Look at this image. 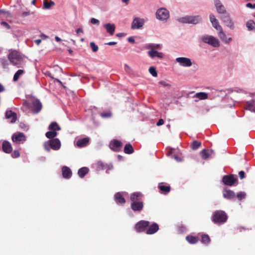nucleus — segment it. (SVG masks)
Masks as SVG:
<instances>
[{"mask_svg": "<svg viewBox=\"0 0 255 255\" xmlns=\"http://www.w3.org/2000/svg\"><path fill=\"white\" fill-rule=\"evenodd\" d=\"M221 19L227 26H228L231 29H233L234 28V23L232 20L231 19L230 15L228 13L222 15L221 16Z\"/></svg>", "mask_w": 255, "mask_h": 255, "instance_id": "1a4fd4ad", "label": "nucleus"}, {"mask_svg": "<svg viewBox=\"0 0 255 255\" xmlns=\"http://www.w3.org/2000/svg\"><path fill=\"white\" fill-rule=\"evenodd\" d=\"M24 73V71L21 69H19L18 71H17V72L14 75L13 78V81H14V82L17 81L19 79L20 76L21 75H22Z\"/></svg>", "mask_w": 255, "mask_h": 255, "instance_id": "ea45409f", "label": "nucleus"}, {"mask_svg": "<svg viewBox=\"0 0 255 255\" xmlns=\"http://www.w3.org/2000/svg\"><path fill=\"white\" fill-rule=\"evenodd\" d=\"M186 240L190 244H195L199 241L198 237L192 235H188L186 236Z\"/></svg>", "mask_w": 255, "mask_h": 255, "instance_id": "7c9ffc66", "label": "nucleus"}, {"mask_svg": "<svg viewBox=\"0 0 255 255\" xmlns=\"http://www.w3.org/2000/svg\"><path fill=\"white\" fill-rule=\"evenodd\" d=\"M48 128L51 130H53L55 131L57 130H60L61 129L60 127L56 122L51 123V124L49 125Z\"/></svg>", "mask_w": 255, "mask_h": 255, "instance_id": "c9c22d12", "label": "nucleus"}, {"mask_svg": "<svg viewBox=\"0 0 255 255\" xmlns=\"http://www.w3.org/2000/svg\"><path fill=\"white\" fill-rule=\"evenodd\" d=\"M160 44H150L147 46V48L150 49V50H156V49H160Z\"/></svg>", "mask_w": 255, "mask_h": 255, "instance_id": "37998d69", "label": "nucleus"}, {"mask_svg": "<svg viewBox=\"0 0 255 255\" xmlns=\"http://www.w3.org/2000/svg\"><path fill=\"white\" fill-rule=\"evenodd\" d=\"M159 83L162 85L164 87H170V85L167 83L165 81H160Z\"/></svg>", "mask_w": 255, "mask_h": 255, "instance_id": "864d4df0", "label": "nucleus"}, {"mask_svg": "<svg viewBox=\"0 0 255 255\" xmlns=\"http://www.w3.org/2000/svg\"><path fill=\"white\" fill-rule=\"evenodd\" d=\"M148 55L151 58H154L157 57L159 59H162L164 57V54L162 52H159L156 50H149L147 52Z\"/></svg>", "mask_w": 255, "mask_h": 255, "instance_id": "aec40b11", "label": "nucleus"}, {"mask_svg": "<svg viewBox=\"0 0 255 255\" xmlns=\"http://www.w3.org/2000/svg\"><path fill=\"white\" fill-rule=\"evenodd\" d=\"M178 21L182 23L196 24L201 21V18L199 15H187L179 18Z\"/></svg>", "mask_w": 255, "mask_h": 255, "instance_id": "20e7f679", "label": "nucleus"}, {"mask_svg": "<svg viewBox=\"0 0 255 255\" xmlns=\"http://www.w3.org/2000/svg\"><path fill=\"white\" fill-rule=\"evenodd\" d=\"M83 30L82 28H79L76 30V33H77V35H79L80 33H83Z\"/></svg>", "mask_w": 255, "mask_h": 255, "instance_id": "bf43d9fd", "label": "nucleus"}, {"mask_svg": "<svg viewBox=\"0 0 255 255\" xmlns=\"http://www.w3.org/2000/svg\"><path fill=\"white\" fill-rule=\"evenodd\" d=\"M143 195L140 192H134L130 195V200L132 202L142 201Z\"/></svg>", "mask_w": 255, "mask_h": 255, "instance_id": "a211bd4d", "label": "nucleus"}, {"mask_svg": "<svg viewBox=\"0 0 255 255\" xmlns=\"http://www.w3.org/2000/svg\"><path fill=\"white\" fill-rule=\"evenodd\" d=\"M55 40H56L57 42H60V41H61V39L60 37H59L58 36H55Z\"/></svg>", "mask_w": 255, "mask_h": 255, "instance_id": "338daca9", "label": "nucleus"}, {"mask_svg": "<svg viewBox=\"0 0 255 255\" xmlns=\"http://www.w3.org/2000/svg\"><path fill=\"white\" fill-rule=\"evenodd\" d=\"M245 109L255 113V99L246 102Z\"/></svg>", "mask_w": 255, "mask_h": 255, "instance_id": "c85d7f7f", "label": "nucleus"}, {"mask_svg": "<svg viewBox=\"0 0 255 255\" xmlns=\"http://www.w3.org/2000/svg\"><path fill=\"white\" fill-rule=\"evenodd\" d=\"M98 166L99 168H101L102 169H111L113 168L112 164H109V165L105 164L104 163H103L102 162H98Z\"/></svg>", "mask_w": 255, "mask_h": 255, "instance_id": "e433bc0d", "label": "nucleus"}, {"mask_svg": "<svg viewBox=\"0 0 255 255\" xmlns=\"http://www.w3.org/2000/svg\"><path fill=\"white\" fill-rule=\"evenodd\" d=\"M4 88L3 87V86L0 83V92H2L3 91H4Z\"/></svg>", "mask_w": 255, "mask_h": 255, "instance_id": "0e129e2a", "label": "nucleus"}, {"mask_svg": "<svg viewBox=\"0 0 255 255\" xmlns=\"http://www.w3.org/2000/svg\"><path fill=\"white\" fill-rule=\"evenodd\" d=\"M103 26L110 35H113L114 34L116 29V26L114 24H111L110 23H106Z\"/></svg>", "mask_w": 255, "mask_h": 255, "instance_id": "393cba45", "label": "nucleus"}, {"mask_svg": "<svg viewBox=\"0 0 255 255\" xmlns=\"http://www.w3.org/2000/svg\"><path fill=\"white\" fill-rule=\"evenodd\" d=\"M115 199L116 202L120 204H124L126 202L125 199L123 197L122 194L118 192L115 195Z\"/></svg>", "mask_w": 255, "mask_h": 255, "instance_id": "c756f323", "label": "nucleus"}, {"mask_svg": "<svg viewBox=\"0 0 255 255\" xmlns=\"http://www.w3.org/2000/svg\"><path fill=\"white\" fill-rule=\"evenodd\" d=\"M89 138L88 137H84L77 140L76 145L79 147H83L87 146L89 142Z\"/></svg>", "mask_w": 255, "mask_h": 255, "instance_id": "bb28decb", "label": "nucleus"}, {"mask_svg": "<svg viewBox=\"0 0 255 255\" xmlns=\"http://www.w3.org/2000/svg\"><path fill=\"white\" fill-rule=\"evenodd\" d=\"M1 24L2 25L5 26V27H6L7 29L10 28V25L7 22H6L5 21L1 22Z\"/></svg>", "mask_w": 255, "mask_h": 255, "instance_id": "13d9d810", "label": "nucleus"}, {"mask_svg": "<svg viewBox=\"0 0 255 255\" xmlns=\"http://www.w3.org/2000/svg\"><path fill=\"white\" fill-rule=\"evenodd\" d=\"M2 149L3 152L6 153H10L12 148L9 142L4 140L2 144Z\"/></svg>", "mask_w": 255, "mask_h": 255, "instance_id": "b1692460", "label": "nucleus"}, {"mask_svg": "<svg viewBox=\"0 0 255 255\" xmlns=\"http://www.w3.org/2000/svg\"><path fill=\"white\" fill-rule=\"evenodd\" d=\"M5 118L7 119L10 120L11 123H14L16 121L17 115L15 112H12L11 110L7 111L5 112Z\"/></svg>", "mask_w": 255, "mask_h": 255, "instance_id": "6ab92c4d", "label": "nucleus"}, {"mask_svg": "<svg viewBox=\"0 0 255 255\" xmlns=\"http://www.w3.org/2000/svg\"><path fill=\"white\" fill-rule=\"evenodd\" d=\"M201 146V142L197 140H194L191 144V147L193 150H196Z\"/></svg>", "mask_w": 255, "mask_h": 255, "instance_id": "58836bf2", "label": "nucleus"}, {"mask_svg": "<svg viewBox=\"0 0 255 255\" xmlns=\"http://www.w3.org/2000/svg\"><path fill=\"white\" fill-rule=\"evenodd\" d=\"M112 114L111 112H110V111L107 112L106 113H103L101 114V116L103 118H108L111 117L112 116Z\"/></svg>", "mask_w": 255, "mask_h": 255, "instance_id": "09e8293b", "label": "nucleus"}, {"mask_svg": "<svg viewBox=\"0 0 255 255\" xmlns=\"http://www.w3.org/2000/svg\"><path fill=\"white\" fill-rule=\"evenodd\" d=\"M122 145V142L117 139L112 140L110 144V148L116 152L120 151Z\"/></svg>", "mask_w": 255, "mask_h": 255, "instance_id": "9b49d317", "label": "nucleus"}, {"mask_svg": "<svg viewBox=\"0 0 255 255\" xmlns=\"http://www.w3.org/2000/svg\"><path fill=\"white\" fill-rule=\"evenodd\" d=\"M32 111L34 113L37 114L41 111L42 104L38 100H34L32 101Z\"/></svg>", "mask_w": 255, "mask_h": 255, "instance_id": "2eb2a0df", "label": "nucleus"}, {"mask_svg": "<svg viewBox=\"0 0 255 255\" xmlns=\"http://www.w3.org/2000/svg\"><path fill=\"white\" fill-rule=\"evenodd\" d=\"M228 219L227 214L222 210L215 211L212 215V220L215 224H221L225 223Z\"/></svg>", "mask_w": 255, "mask_h": 255, "instance_id": "f03ea898", "label": "nucleus"}, {"mask_svg": "<svg viewBox=\"0 0 255 255\" xmlns=\"http://www.w3.org/2000/svg\"><path fill=\"white\" fill-rule=\"evenodd\" d=\"M90 47L94 52H97L99 49L98 46L97 45H96L94 42H91L90 43Z\"/></svg>", "mask_w": 255, "mask_h": 255, "instance_id": "49530a36", "label": "nucleus"}, {"mask_svg": "<svg viewBox=\"0 0 255 255\" xmlns=\"http://www.w3.org/2000/svg\"><path fill=\"white\" fill-rule=\"evenodd\" d=\"M57 132L55 131H53V130L47 131L45 134L46 136L48 138H49L50 139L54 138V137H55L56 136H57Z\"/></svg>", "mask_w": 255, "mask_h": 255, "instance_id": "a19ab883", "label": "nucleus"}, {"mask_svg": "<svg viewBox=\"0 0 255 255\" xmlns=\"http://www.w3.org/2000/svg\"><path fill=\"white\" fill-rule=\"evenodd\" d=\"M214 152L212 149H203L200 152L202 158L204 160L207 159Z\"/></svg>", "mask_w": 255, "mask_h": 255, "instance_id": "5701e85b", "label": "nucleus"}, {"mask_svg": "<svg viewBox=\"0 0 255 255\" xmlns=\"http://www.w3.org/2000/svg\"><path fill=\"white\" fill-rule=\"evenodd\" d=\"M158 188L162 193L167 194L170 191L171 188L170 186H165L162 183H160L158 185Z\"/></svg>", "mask_w": 255, "mask_h": 255, "instance_id": "2f4dec72", "label": "nucleus"}, {"mask_svg": "<svg viewBox=\"0 0 255 255\" xmlns=\"http://www.w3.org/2000/svg\"><path fill=\"white\" fill-rule=\"evenodd\" d=\"M29 14V12H23L22 13V15L23 16H27V15H28Z\"/></svg>", "mask_w": 255, "mask_h": 255, "instance_id": "69168bd1", "label": "nucleus"}, {"mask_svg": "<svg viewBox=\"0 0 255 255\" xmlns=\"http://www.w3.org/2000/svg\"><path fill=\"white\" fill-rule=\"evenodd\" d=\"M218 36L222 40V41L226 43H229L232 41V38L229 37L228 38H227L225 33L224 32L223 29L220 30L219 32Z\"/></svg>", "mask_w": 255, "mask_h": 255, "instance_id": "cd10ccee", "label": "nucleus"}, {"mask_svg": "<svg viewBox=\"0 0 255 255\" xmlns=\"http://www.w3.org/2000/svg\"><path fill=\"white\" fill-rule=\"evenodd\" d=\"M149 73L153 76L156 77L157 73L156 71V69L154 67H150L148 70Z\"/></svg>", "mask_w": 255, "mask_h": 255, "instance_id": "a18cd8bd", "label": "nucleus"}, {"mask_svg": "<svg viewBox=\"0 0 255 255\" xmlns=\"http://www.w3.org/2000/svg\"><path fill=\"white\" fill-rule=\"evenodd\" d=\"M117 44V42H109L107 43H106V44L107 45H116Z\"/></svg>", "mask_w": 255, "mask_h": 255, "instance_id": "e2e57ef3", "label": "nucleus"}, {"mask_svg": "<svg viewBox=\"0 0 255 255\" xmlns=\"http://www.w3.org/2000/svg\"><path fill=\"white\" fill-rule=\"evenodd\" d=\"M210 238L208 235L204 234L201 236L202 243L205 245H208L210 243Z\"/></svg>", "mask_w": 255, "mask_h": 255, "instance_id": "4c0bfd02", "label": "nucleus"}, {"mask_svg": "<svg viewBox=\"0 0 255 255\" xmlns=\"http://www.w3.org/2000/svg\"><path fill=\"white\" fill-rule=\"evenodd\" d=\"M223 196L227 199H233L236 197L235 192L231 190H224L223 191Z\"/></svg>", "mask_w": 255, "mask_h": 255, "instance_id": "a878e982", "label": "nucleus"}, {"mask_svg": "<svg viewBox=\"0 0 255 255\" xmlns=\"http://www.w3.org/2000/svg\"><path fill=\"white\" fill-rule=\"evenodd\" d=\"M148 229H147L146 231V234L147 235H152L156 233L159 230V226L156 223H154L152 224L151 225H149L148 227Z\"/></svg>", "mask_w": 255, "mask_h": 255, "instance_id": "dca6fc26", "label": "nucleus"}, {"mask_svg": "<svg viewBox=\"0 0 255 255\" xmlns=\"http://www.w3.org/2000/svg\"><path fill=\"white\" fill-rule=\"evenodd\" d=\"M144 24V21L143 19L139 18H135L131 24L132 29H138L141 27Z\"/></svg>", "mask_w": 255, "mask_h": 255, "instance_id": "f3484780", "label": "nucleus"}, {"mask_svg": "<svg viewBox=\"0 0 255 255\" xmlns=\"http://www.w3.org/2000/svg\"><path fill=\"white\" fill-rule=\"evenodd\" d=\"M12 157L13 158H17V157H18L19 156H20V153L19 152L18 150H14V151L13 152L12 155H11Z\"/></svg>", "mask_w": 255, "mask_h": 255, "instance_id": "8fccbe9b", "label": "nucleus"}, {"mask_svg": "<svg viewBox=\"0 0 255 255\" xmlns=\"http://www.w3.org/2000/svg\"><path fill=\"white\" fill-rule=\"evenodd\" d=\"M124 35V34L123 33H119L116 34V36L118 37H121Z\"/></svg>", "mask_w": 255, "mask_h": 255, "instance_id": "774afa93", "label": "nucleus"}, {"mask_svg": "<svg viewBox=\"0 0 255 255\" xmlns=\"http://www.w3.org/2000/svg\"><path fill=\"white\" fill-rule=\"evenodd\" d=\"M35 43L37 44V45H39L40 43H41V40L40 39H36L35 41H34Z\"/></svg>", "mask_w": 255, "mask_h": 255, "instance_id": "680f3d73", "label": "nucleus"}, {"mask_svg": "<svg viewBox=\"0 0 255 255\" xmlns=\"http://www.w3.org/2000/svg\"><path fill=\"white\" fill-rule=\"evenodd\" d=\"M214 2L218 13L223 15L227 13L224 5L220 0H214Z\"/></svg>", "mask_w": 255, "mask_h": 255, "instance_id": "f8f14e48", "label": "nucleus"}, {"mask_svg": "<svg viewBox=\"0 0 255 255\" xmlns=\"http://www.w3.org/2000/svg\"><path fill=\"white\" fill-rule=\"evenodd\" d=\"M0 62L1 65L3 66V68H6L8 65V62L7 60L4 58H1L0 59Z\"/></svg>", "mask_w": 255, "mask_h": 255, "instance_id": "de8ad7c7", "label": "nucleus"}, {"mask_svg": "<svg viewBox=\"0 0 255 255\" xmlns=\"http://www.w3.org/2000/svg\"><path fill=\"white\" fill-rule=\"evenodd\" d=\"M201 40L203 42L207 43L214 47H217L220 46L218 39L212 35H203L201 37Z\"/></svg>", "mask_w": 255, "mask_h": 255, "instance_id": "39448f33", "label": "nucleus"}, {"mask_svg": "<svg viewBox=\"0 0 255 255\" xmlns=\"http://www.w3.org/2000/svg\"><path fill=\"white\" fill-rule=\"evenodd\" d=\"M90 22L93 24L98 25L99 24V20L95 18H92L90 20Z\"/></svg>", "mask_w": 255, "mask_h": 255, "instance_id": "3c124183", "label": "nucleus"}, {"mask_svg": "<svg viewBox=\"0 0 255 255\" xmlns=\"http://www.w3.org/2000/svg\"><path fill=\"white\" fill-rule=\"evenodd\" d=\"M89 171L88 167H83L78 170V174L79 177L83 178L88 173Z\"/></svg>", "mask_w": 255, "mask_h": 255, "instance_id": "473e14b6", "label": "nucleus"}, {"mask_svg": "<svg viewBox=\"0 0 255 255\" xmlns=\"http://www.w3.org/2000/svg\"><path fill=\"white\" fill-rule=\"evenodd\" d=\"M143 201L131 202L130 207L134 212H140L143 208Z\"/></svg>", "mask_w": 255, "mask_h": 255, "instance_id": "4468645a", "label": "nucleus"}, {"mask_svg": "<svg viewBox=\"0 0 255 255\" xmlns=\"http://www.w3.org/2000/svg\"><path fill=\"white\" fill-rule=\"evenodd\" d=\"M124 152L126 154H132L134 152V149L130 143H127L125 145L124 147Z\"/></svg>", "mask_w": 255, "mask_h": 255, "instance_id": "72a5a7b5", "label": "nucleus"}, {"mask_svg": "<svg viewBox=\"0 0 255 255\" xmlns=\"http://www.w3.org/2000/svg\"><path fill=\"white\" fill-rule=\"evenodd\" d=\"M10 62L14 66L19 67L23 61L22 55L18 51L13 50L10 52L8 56Z\"/></svg>", "mask_w": 255, "mask_h": 255, "instance_id": "f257e3e1", "label": "nucleus"}, {"mask_svg": "<svg viewBox=\"0 0 255 255\" xmlns=\"http://www.w3.org/2000/svg\"><path fill=\"white\" fill-rule=\"evenodd\" d=\"M193 98H196L199 100H206L208 99V94L205 92H199L197 93L194 96Z\"/></svg>", "mask_w": 255, "mask_h": 255, "instance_id": "f704fd0d", "label": "nucleus"}, {"mask_svg": "<svg viewBox=\"0 0 255 255\" xmlns=\"http://www.w3.org/2000/svg\"><path fill=\"white\" fill-rule=\"evenodd\" d=\"M178 230L180 233H183L186 231V228L185 226L182 225L178 227Z\"/></svg>", "mask_w": 255, "mask_h": 255, "instance_id": "603ef678", "label": "nucleus"}, {"mask_svg": "<svg viewBox=\"0 0 255 255\" xmlns=\"http://www.w3.org/2000/svg\"><path fill=\"white\" fill-rule=\"evenodd\" d=\"M222 182L225 185L232 186L237 182V179L235 178L232 174L227 175L223 177Z\"/></svg>", "mask_w": 255, "mask_h": 255, "instance_id": "6e6552de", "label": "nucleus"}, {"mask_svg": "<svg viewBox=\"0 0 255 255\" xmlns=\"http://www.w3.org/2000/svg\"><path fill=\"white\" fill-rule=\"evenodd\" d=\"M128 41L130 43H134V39L132 37H129L128 38Z\"/></svg>", "mask_w": 255, "mask_h": 255, "instance_id": "052dcab7", "label": "nucleus"}, {"mask_svg": "<svg viewBox=\"0 0 255 255\" xmlns=\"http://www.w3.org/2000/svg\"><path fill=\"white\" fill-rule=\"evenodd\" d=\"M62 176L66 179H69L72 175V172L70 168L64 166L62 168Z\"/></svg>", "mask_w": 255, "mask_h": 255, "instance_id": "412c9836", "label": "nucleus"}, {"mask_svg": "<svg viewBox=\"0 0 255 255\" xmlns=\"http://www.w3.org/2000/svg\"><path fill=\"white\" fill-rule=\"evenodd\" d=\"M176 61L181 66L184 67H190L192 64L190 59L186 57H178L176 59Z\"/></svg>", "mask_w": 255, "mask_h": 255, "instance_id": "ddd939ff", "label": "nucleus"}, {"mask_svg": "<svg viewBox=\"0 0 255 255\" xmlns=\"http://www.w3.org/2000/svg\"><path fill=\"white\" fill-rule=\"evenodd\" d=\"M246 6L247 7L250 8H255V3L252 4L251 3H248L246 4Z\"/></svg>", "mask_w": 255, "mask_h": 255, "instance_id": "6e6d98bb", "label": "nucleus"}, {"mask_svg": "<svg viewBox=\"0 0 255 255\" xmlns=\"http://www.w3.org/2000/svg\"><path fill=\"white\" fill-rule=\"evenodd\" d=\"M210 19L213 25V26L218 30L222 29L221 26L219 24L217 19L216 18L214 15L211 14L210 15Z\"/></svg>", "mask_w": 255, "mask_h": 255, "instance_id": "4be33fe9", "label": "nucleus"}, {"mask_svg": "<svg viewBox=\"0 0 255 255\" xmlns=\"http://www.w3.org/2000/svg\"><path fill=\"white\" fill-rule=\"evenodd\" d=\"M246 196V194L244 192H240L237 195V197L238 200L241 201L243 199H245Z\"/></svg>", "mask_w": 255, "mask_h": 255, "instance_id": "c03bdc74", "label": "nucleus"}, {"mask_svg": "<svg viewBox=\"0 0 255 255\" xmlns=\"http://www.w3.org/2000/svg\"><path fill=\"white\" fill-rule=\"evenodd\" d=\"M164 123V120L162 119H160L157 122L156 125L157 126H160L163 125Z\"/></svg>", "mask_w": 255, "mask_h": 255, "instance_id": "4d7b16f0", "label": "nucleus"}, {"mask_svg": "<svg viewBox=\"0 0 255 255\" xmlns=\"http://www.w3.org/2000/svg\"><path fill=\"white\" fill-rule=\"evenodd\" d=\"M11 139L14 142L22 143L26 140V137L22 132H16L12 135Z\"/></svg>", "mask_w": 255, "mask_h": 255, "instance_id": "9d476101", "label": "nucleus"}, {"mask_svg": "<svg viewBox=\"0 0 255 255\" xmlns=\"http://www.w3.org/2000/svg\"><path fill=\"white\" fill-rule=\"evenodd\" d=\"M55 3L53 1L48 2L47 0H44L43 2V8L49 9L52 5H54Z\"/></svg>", "mask_w": 255, "mask_h": 255, "instance_id": "79ce46f5", "label": "nucleus"}, {"mask_svg": "<svg viewBox=\"0 0 255 255\" xmlns=\"http://www.w3.org/2000/svg\"><path fill=\"white\" fill-rule=\"evenodd\" d=\"M156 16L158 19L166 20L169 16V11L165 8H160L157 10Z\"/></svg>", "mask_w": 255, "mask_h": 255, "instance_id": "0eeeda50", "label": "nucleus"}, {"mask_svg": "<svg viewBox=\"0 0 255 255\" xmlns=\"http://www.w3.org/2000/svg\"><path fill=\"white\" fill-rule=\"evenodd\" d=\"M245 172L244 171H240L239 172V175L241 179H243L245 178Z\"/></svg>", "mask_w": 255, "mask_h": 255, "instance_id": "5fc2aeb1", "label": "nucleus"}, {"mask_svg": "<svg viewBox=\"0 0 255 255\" xmlns=\"http://www.w3.org/2000/svg\"><path fill=\"white\" fill-rule=\"evenodd\" d=\"M149 224L150 222L149 221L141 220L135 224L134 229L138 233L146 232Z\"/></svg>", "mask_w": 255, "mask_h": 255, "instance_id": "423d86ee", "label": "nucleus"}, {"mask_svg": "<svg viewBox=\"0 0 255 255\" xmlns=\"http://www.w3.org/2000/svg\"><path fill=\"white\" fill-rule=\"evenodd\" d=\"M61 146V142L58 138H53L46 141L44 143V147L47 151H50V148L57 150Z\"/></svg>", "mask_w": 255, "mask_h": 255, "instance_id": "7ed1b4c3", "label": "nucleus"}]
</instances>
